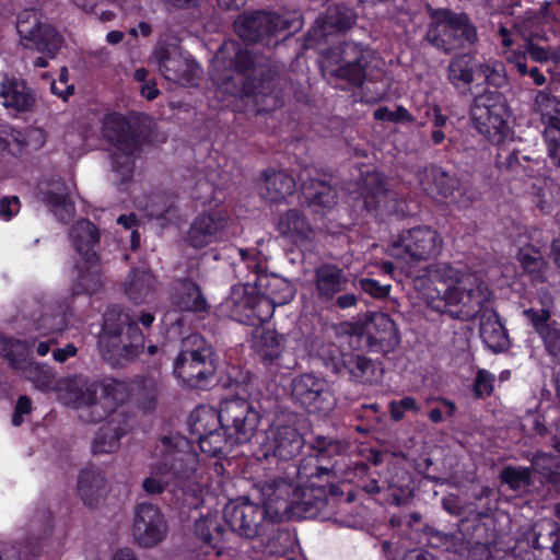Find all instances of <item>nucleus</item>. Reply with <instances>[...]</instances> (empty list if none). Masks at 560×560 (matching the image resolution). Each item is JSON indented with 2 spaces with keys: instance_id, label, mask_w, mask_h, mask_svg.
Returning <instances> with one entry per match:
<instances>
[{
  "instance_id": "f257e3e1",
  "label": "nucleus",
  "mask_w": 560,
  "mask_h": 560,
  "mask_svg": "<svg viewBox=\"0 0 560 560\" xmlns=\"http://www.w3.org/2000/svg\"><path fill=\"white\" fill-rule=\"evenodd\" d=\"M160 459L153 475L142 481L148 494L158 495L170 488L179 506L197 509L202 503V488L196 480L197 454L184 436H163L155 447Z\"/></svg>"
},
{
  "instance_id": "f03ea898",
  "label": "nucleus",
  "mask_w": 560,
  "mask_h": 560,
  "mask_svg": "<svg viewBox=\"0 0 560 560\" xmlns=\"http://www.w3.org/2000/svg\"><path fill=\"white\" fill-rule=\"evenodd\" d=\"M234 52L225 61V72L218 78L220 88L232 96H268L279 93L285 85L282 66L265 55L231 45Z\"/></svg>"
},
{
  "instance_id": "7ed1b4c3",
  "label": "nucleus",
  "mask_w": 560,
  "mask_h": 560,
  "mask_svg": "<svg viewBox=\"0 0 560 560\" xmlns=\"http://www.w3.org/2000/svg\"><path fill=\"white\" fill-rule=\"evenodd\" d=\"M122 384L114 378L95 380L82 374L60 378L55 386L65 405L79 410L85 423L103 421L114 409Z\"/></svg>"
},
{
  "instance_id": "20e7f679",
  "label": "nucleus",
  "mask_w": 560,
  "mask_h": 560,
  "mask_svg": "<svg viewBox=\"0 0 560 560\" xmlns=\"http://www.w3.org/2000/svg\"><path fill=\"white\" fill-rule=\"evenodd\" d=\"M225 523L231 530L246 539H257L269 553L283 552L290 541V534L268 516L262 505L249 502H232L223 511Z\"/></svg>"
},
{
  "instance_id": "39448f33",
  "label": "nucleus",
  "mask_w": 560,
  "mask_h": 560,
  "mask_svg": "<svg viewBox=\"0 0 560 560\" xmlns=\"http://www.w3.org/2000/svg\"><path fill=\"white\" fill-rule=\"evenodd\" d=\"M98 345L105 361L113 366H122L143 351L144 335L129 313L114 305L104 314Z\"/></svg>"
},
{
  "instance_id": "423d86ee",
  "label": "nucleus",
  "mask_w": 560,
  "mask_h": 560,
  "mask_svg": "<svg viewBox=\"0 0 560 560\" xmlns=\"http://www.w3.org/2000/svg\"><path fill=\"white\" fill-rule=\"evenodd\" d=\"M103 135L115 148L109 154L115 184L130 183L135 173V158L141 149L139 129L122 115L114 113L105 116Z\"/></svg>"
},
{
  "instance_id": "0eeeda50",
  "label": "nucleus",
  "mask_w": 560,
  "mask_h": 560,
  "mask_svg": "<svg viewBox=\"0 0 560 560\" xmlns=\"http://www.w3.org/2000/svg\"><path fill=\"white\" fill-rule=\"evenodd\" d=\"M218 364L219 355L213 346L195 332L182 340L174 360V375L189 387L199 388L213 378Z\"/></svg>"
},
{
  "instance_id": "6e6552de",
  "label": "nucleus",
  "mask_w": 560,
  "mask_h": 560,
  "mask_svg": "<svg viewBox=\"0 0 560 560\" xmlns=\"http://www.w3.org/2000/svg\"><path fill=\"white\" fill-rule=\"evenodd\" d=\"M318 358L331 374L348 377L357 384L372 385L383 374L381 363L355 352L345 353L335 343L323 345L318 350Z\"/></svg>"
},
{
  "instance_id": "1a4fd4ad",
  "label": "nucleus",
  "mask_w": 560,
  "mask_h": 560,
  "mask_svg": "<svg viewBox=\"0 0 560 560\" xmlns=\"http://www.w3.org/2000/svg\"><path fill=\"white\" fill-rule=\"evenodd\" d=\"M290 398L298 408L320 417L328 416L337 406L330 383L314 372H304L291 380Z\"/></svg>"
},
{
  "instance_id": "9d476101",
  "label": "nucleus",
  "mask_w": 560,
  "mask_h": 560,
  "mask_svg": "<svg viewBox=\"0 0 560 560\" xmlns=\"http://www.w3.org/2000/svg\"><path fill=\"white\" fill-rule=\"evenodd\" d=\"M359 195L363 201V208L376 215L406 217L410 210L406 199L392 189L388 178L377 172H366L359 187Z\"/></svg>"
},
{
  "instance_id": "9b49d317",
  "label": "nucleus",
  "mask_w": 560,
  "mask_h": 560,
  "mask_svg": "<svg viewBox=\"0 0 560 560\" xmlns=\"http://www.w3.org/2000/svg\"><path fill=\"white\" fill-rule=\"evenodd\" d=\"M215 419L228 431L230 439L246 444L256 435L260 413L248 399L233 396L220 402Z\"/></svg>"
},
{
  "instance_id": "f8f14e48",
  "label": "nucleus",
  "mask_w": 560,
  "mask_h": 560,
  "mask_svg": "<svg viewBox=\"0 0 560 560\" xmlns=\"http://www.w3.org/2000/svg\"><path fill=\"white\" fill-rule=\"evenodd\" d=\"M314 294L320 303L339 310L353 308L359 303V294L349 290L352 281L338 265L324 262L314 270Z\"/></svg>"
},
{
  "instance_id": "ddd939ff",
  "label": "nucleus",
  "mask_w": 560,
  "mask_h": 560,
  "mask_svg": "<svg viewBox=\"0 0 560 560\" xmlns=\"http://www.w3.org/2000/svg\"><path fill=\"white\" fill-rule=\"evenodd\" d=\"M471 119L478 131L492 142H500L510 117L505 96L497 91H486L475 97Z\"/></svg>"
},
{
  "instance_id": "4468645a",
  "label": "nucleus",
  "mask_w": 560,
  "mask_h": 560,
  "mask_svg": "<svg viewBox=\"0 0 560 560\" xmlns=\"http://www.w3.org/2000/svg\"><path fill=\"white\" fill-rule=\"evenodd\" d=\"M490 295L486 287L481 284L467 287L463 280L457 279L445 299L438 301L435 312L446 314L454 319L468 322L491 305Z\"/></svg>"
},
{
  "instance_id": "2eb2a0df",
  "label": "nucleus",
  "mask_w": 560,
  "mask_h": 560,
  "mask_svg": "<svg viewBox=\"0 0 560 560\" xmlns=\"http://www.w3.org/2000/svg\"><path fill=\"white\" fill-rule=\"evenodd\" d=\"M374 58L373 51L353 42L340 43L328 51V60L336 66L330 75L351 86H361Z\"/></svg>"
},
{
  "instance_id": "dca6fc26",
  "label": "nucleus",
  "mask_w": 560,
  "mask_h": 560,
  "mask_svg": "<svg viewBox=\"0 0 560 560\" xmlns=\"http://www.w3.org/2000/svg\"><path fill=\"white\" fill-rule=\"evenodd\" d=\"M223 306L232 319L248 326L257 327L270 319V304L260 299L253 281L233 285Z\"/></svg>"
},
{
  "instance_id": "f3484780",
  "label": "nucleus",
  "mask_w": 560,
  "mask_h": 560,
  "mask_svg": "<svg viewBox=\"0 0 560 560\" xmlns=\"http://www.w3.org/2000/svg\"><path fill=\"white\" fill-rule=\"evenodd\" d=\"M298 30L293 22L272 12L253 11L244 13L235 22L237 35L245 42L260 43L272 47L278 44L276 34L283 30Z\"/></svg>"
},
{
  "instance_id": "a211bd4d",
  "label": "nucleus",
  "mask_w": 560,
  "mask_h": 560,
  "mask_svg": "<svg viewBox=\"0 0 560 560\" xmlns=\"http://www.w3.org/2000/svg\"><path fill=\"white\" fill-rule=\"evenodd\" d=\"M16 31L25 48L45 54L48 58H55L61 47L62 39L58 32L43 23L36 10L27 9L19 14Z\"/></svg>"
},
{
  "instance_id": "6ab92c4d",
  "label": "nucleus",
  "mask_w": 560,
  "mask_h": 560,
  "mask_svg": "<svg viewBox=\"0 0 560 560\" xmlns=\"http://www.w3.org/2000/svg\"><path fill=\"white\" fill-rule=\"evenodd\" d=\"M351 335L373 352L389 353L400 343V335L395 322L382 312L371 313L363 323L351 326Z\"/></svg>"
},
{
  "instance_id": "aec40b11",
  "label": "nucleus",
  "mask_w": 560,
  "mask_h": 560,
  "mask_svg": "<svg viewBox=\"0 0 560 560\" xmlns=\"http://www.w3.org/2000/svg\"><path fill=\"white\" fill-rule=\"evenodd\" d=\"M442 249V238L430 226H416L402 231L390 245L392 255L412 261L435 258Z\"/></svg>"
},
{
  "instance_id": "412c9836",
  "label": "nucleus",
  "mask_w": 560,
  "mask_h": 560,
  "mask_svg": "<svg viewBox=\"0 0 560 560\" xmlns=\"http://www.w3.org/2000/svg\"><path fill=\"white\" fill-rule=\"evenodd\" d=\"M458 279L455 268L446 264L430 265L419 271L412 279L413 288L427 301L428 306L435 311L438 301L444 300Z\"/></svg>"
},
{
  "instance_id": "4be33fe9",
  "label": "nucleus",
  "mask_w": 560,
  "mask_h": 560,
  "mask_svg": "<svg viewBox=\"0 0 560 560\" xmlns=\"http://www.w3.org/2000/svg\"><path fill=\"white\" fill-rule=\"evenodd\" d=\"M150 60L166 80L191 84L199 77L197 62L185 58L175 46L165 42L155 45Z\"/></svg>"
},
{
  "instance_id": "5701e85b",
  "label": "nucleus",
  "mask_w": 560,
  "mask_h": 560,
  "mask_svg": "<svg viewBox=\"0 0 560 560\" xmlns=\"http://www.w3.org/2000/svg\"><path fill=\"white\" fill-rule=\"evenodd\" d=\"M230 223L231 217L223 208L203 211L191 222L187 241L194 248H203L222 240Z\"/></svg>"
},
{
  "instance_id": "b1692460",
  "label": "nucleus",
  "mask_w": 560,
  "mask_h": 560,
  "mask_svg": "<svg viewBox=\"0 0 560 560\" xmlns=\"http://www.w3.org/2000/svg\"><path fill=\"white\" fill-rule=\"evenodd\" d=\"M132 533L141 547L152 548L161 542L166 536L167 524L160 509L147 502L137 504Z\"/></svg>"
},
{
  "instance_id": "393cba45",
  "label": "nucleus",
  "mask_w": 560,
  "mask_h": 560,
  "mask_svg": "<svg viewBox=\"0 0 560 560\" xmlns=\"http://www.w3.org/2000/svg\"><path fill=\"white\" fill-rule=\"evenodd\" d=\"M424 179L432 182L435 192L460 209L469 208L476 200L475 190L439 165L431 164L423 171Z\"/></svg>"
},
{
  "instance_id": "a878e982",
  "label": "nucleus",
  "mask_w": 560,
  "mask_h": 560,
  "mask_svg": "<svg viewBox=\"0 0 560 560\" xmlns=\"http://www.w3.org/2000/svg\"><path fill=\"white\" fill-rule=\"evenodd\" d=\"M215 420L212 411H203L197 416L191 425V431L197 435V441L202 453L212 457L226 456L234 445H241L229 438L228 431L220 428L209 429L210 421Z\"/></svg>"
},
{
  "instance_id": "bb28decb",
  "label": "nucleus",
  "mask_w": 560,
  "mask_h": 560,
  "mask_svg": "<svg viewBox=\"0 0 560 560\" xmlns=\"http://www.w3.org/2000/svg\"><path fill=\"white\" fill-rule=\"evenodd\" d=\"M262 493L266 497L262 506L268 510V516L275 522L301 514L302 503L296 500V489L292 483L283 479L275 480L265 485Z\"/></svg>"
},
{
  "instance_id": "cd10ccee",
  "label": "nucleus",
  "mask_w": 560,
  "mask_h": 560,
  "mask_svg": "<svg viewBox=\"0 0 560 560\" xmlns=\"http://www.w3.org/2000/svg\"><path fill=\"white\" fill-rule=\"evenodd\" d=\"M248 267L253 268L255 276L253 284L257 289L260 299L267 300L270 304L271 318L277 305H284L292 301L295 289L290 281L282 277L264 273L260 262L254 261Z\"/></svg>"
},
{
  "instance_id": "c85d7f7f",
  "label": "nucleus",
  "mask_w": 560,
  "mask_h": 560,
  "mask_svg": "<svg viewBox=\"0 0 560 560\" xmlns=\"http://www.w3.org/2000/svg\"><path fill=\"white\" fill-rule=\"evenodd\" d=\"M355 21L357 13L352 8L345 4L329 7L307 32L306 39L312 44H318L328 35L350 30Z\"/></svg>"
},
{
  "instance_id": "c756f323",
  "label": "nucleus",
  "mask_w": 560,
  "mask_h": 560,
  "mask_svg": "<svg viewBox=\"0 0 560 560\" xmlns=\"http://www.w3.org/2000/svg\"><path fill=\"white\" fill-rule=\"evenodd\" d=\"M304 445L305 440L294 425L275 424L267 431V452L280 460L298 457Z\"/></svg>"
},
{
  "instance_id": "7c9ffc66",
  "label": "nucleus",
  "mask_w": 560,
  "mask_h": 560,
  "mask_svg": "<svg viewBox=\"0 0 560 560\" xmlns=\"http://www.w3.org/2000/svg\"><path fill=\"white\" fill-rule=\"evenodd\" d=\"M427 13L430 21L427 25L423 42L444 55H451L454 52L453 36L450 27L444 22L448 20V9H435L428 4Z\"/></svg>"
},
{
  "instance_id": "2f4dec72",
  "label": "nucleus",
  "mask_w": 560,
  "mask_h": 560,
  "mask_svg": "<svg viewBox=\"0 0 560 560\" xmlns=\"http://www.w3.org/2000/svg\"><path fill=\"white\" fill-rule=\"evenodd\" d=\"M171 302L175 308L182 312L208 314L211 310V305L200 285L190 279L176 281Z\"/></svg>"
},
{
  "instance_id": "473e14b6",
  "label": "nucleus",
  "mask_w": 560,
  "mask_h": 560,
  "mask_svg": "<svg viewBox=\"0 0 560 560\" xmlns=\"http://www.w3.org/2000/svg\"><path fill=\"white\" fill-rule=\"evenodd\" d=\"M479 319V335L486 346L494 353L508 350L510 338L492 304L483 310Z\"/></svg>"
},
{
  "instance_id": "72a5a7b5",
  "label": "nucleus",
  "mask_w": 560,
  "mask_h": 560,
  "mask_svg": "<svg viewBox=\"0 0 560 560\" xmlns=\"http://www.w3.org/2000/svg\"><path fill=\"white\" fill-rule=\"evenodd\" d=\"M300 180L311 207L317 208L322 213L330 211L336 207L338 202V188L331 182V177L303 178L301 175Z\"/></svg>"
},
{
  "instance_id": "f704fd0d",
  "label": "nucleus",
  "mask_w": 560,
  "mask_h": 560,
  "mask_svg": "<svg viewBox=\"0 0 560 560\" xmlns=\"http://www.w3.org/2000/svg\"><path fill=\"white\" fill-rule=\"evenodd\" d=\"M523 315L530 322L535 331L544 341L548 354L560 357V328L556 323H550L551 312L547 308H526Z\"/></svg>"
},
{
  "instance_id": "c9c22d12",
  "label": "nucleus",
  "mask_w": 560,
  "mask_h": 560,
  "mask_svg": "<svg viewBox=\"0 0 560 560\" xmlns=\"http://www.w3.org/2000/svg\"><path fill=\"white\" fill-rule=\"evenodd\" d=\"M278 231L293 243L306 248L312 246L315 238V232L307 219L296 209H290L280 217Z\"/></svg>"
},
{
  "instance_id": "e433bc0d",
  "label": "nucleus",
  "mask_w": 560,
  "mask_h": 560,
  "mask_svg": "<svg viewBox=\"0 0 560 560\" xmlns=\"http://www.w3.org/2000/svg\"><path fill=\"white\" fill-rule=\"evenodd\" d=\"M262 177L264 184L259 187V194L267 202H282L295 191L294 178L282 171L267 170Z\"/></svg>"
},
{
  "instance_id": "4c0bfd02",
  "label": "nucleus",
  "mask_w": 560,
  "mask_h": 560,
  "mask_svg": "<svg viewBox=\"0 0 560 560\" xmlns=\"http://www.w3.org/2000/svg\"><path fill=\"white\" fill-rule=\"evenodd\" d=\"M444 22L451 30L454 51L469 48L479 40L477 27L467 13L448 9V20Z\"/></svg>"
},
{
  "instance_id": "58836bf2",
  "label": "nucleus",
  "mask_w": 560,
  "mask_h": 560,
  "mask_svg": "<svg viewBox=\"0 0 560 560\" xmlns=\"http://www.w3.org/2000/svg\"><path fill=\"white\" fill-rule=\"evenodd\" d=\"M523 535L539 549L552 552V557L560 560V527L555 521L537 522Z\"/></svg>"
},
{
  "instance_id": "ea45409f",
  "label": "nucleus",
  "mask_w": 560,
  "mask_h": 560,
  "mask_svg": "<svg viewBox=\"0 0 560 560\" xmlns=\"http://www.w3.org/2000/svg\"><path fill=\"white\" fill-rule=\"evenodd\" d=\"M69 236L84 261H94L98 258L95 247L100 243V233L98 229L91 221H77L72 225Z\"/></svg>"
},
{
  "instance_id": "a19ab883",
  "label": "nucleus",
  "mask_w": 560,
  "mask_h": 560,
  "mask_svg": "<svg viewBox=\"0 0 560 560\" xmlns=\"http://www.w3.org/2000/svg\"><path fill=\"white\" fill-rule=\"evenodd\" d=\"M78 492L86 505H97L106 493V478L104 472L94 466L81 470L78 478Z\"/></svg>"
},
{
  "instance_id": "79ce46f5",
  "label": "nucleus",
  "mask_w": 560,
  "mask_h": 560,
  "mask_svg": "<svg viewBox=\"0 0 560 560\" xmlns=\"http://www.w3.org/2000/svg\"><path fill=\"white\" fill-rule=\"evenodd\" d=\"M156 284V278L151 271L133 269L127 278L125 292L133 303L142 304L154 299Z\"/></svg>"
},
{
  "instance_id": "37998d69",
  "label": "nucleus",
  "mask_w": 560,
  "mask_h": 560,
  "mask_svg": "<svg viewBox=\"0 0 560 560\" xmlns=\"http://www.w3.org/2000/svg\"><path fill=\"white\" fill-rule=\"evenodd\" d=\"M533 112L540 116L544 130L551 129L552 133L560 132V100L548 88L536 93Z\"/></svg>"
},
{
  "instance_id": "c03bdc74",
  "label": "nucleus",
  "mask_w": 560,
  "mask_h": 560,
  "mask_svg": "<svg viewBox=\"0 0 560 560\" xmlns=\"http://www.w3.org/2000/svg\"><path fill=\"white\" fill-rule=\"evenodd\" d=\"M257 354L267 364H275L284 348L285 338L275 329L261 328L256 330Z\"/></svg>"
},
{
  "instance_id": "a18cd8bd",
  "label": "nucleus",
  "mask_w": 560,
  "mask_h": 560,
  "mask_svg": "<svg viewBox=\"0 0 560 560\" xmlns=\"http://www.w3.org/2000/svg\"><path fill=\"white\" fill-rule=\"evenodd\" d=\"M0 95L3 97L5 107L18 112L30 110L35 104V96L32 90L21 80H9L2 83Z\"/></svg>"
},
{
  "instance_id": "49530a36",
  "label": "nucleus",
  "mask_w": 560,
  "mask_h": 560,
  "mask_svg": "<svg viewBox=\"0 0 560 560\" xmlns=\"http://www.w3.org/2000/svg\"><path fill=\"white\" fill-rule=\"evenodd\" d=\"M537 161L529 156L521 154V151L513 150L501 152L497 156V166L506 173L520 177H535L538 174Z\"/></svg>"
},
{
  "instance_id": "de8ad7c7",
  "label": "nucleus",
  "mask_w": 560,
  "mask_h": 560,
  "mask_svg": "<svg viewBox=\"0 0 560 560\" xmlns=\"http://www.w3.org/2000/svg\"><path fill=\"white\" fill-rule=\"evenodd\" d=\"M474 58L469 54H456L446 68L447 80L456 89L468 88L474 82Z\"/></svg>"
},
{
  "instance_id": "09e8293b",
  "label": "nucleus",
  "mask_w": 560,
  "mask_h": 560,
  "mask_svg": "<svg viewBox=\"0 0 560 560\" xmlns=\"http://www.w3.org/2000/svg\"><path fill=\"white\" fill-rule=\"evenodd\" d=\"M300 479H306L312 487H322V482H330L338 478L334 464L322 465L314 458H304L298 468Z\"/></svg>"
},
{
  "instance_id": "8fccbe9b",
  "label": "nucleus",
  "mask_w": 560,
  "mask_h": 560,
  "mask_svg": "<svg viewBox=\"0 0 560 560\" xmlns=\"http://www.w3.org/2000/svg\"><path fill=\"white\" fill-rule=\"evenodd\" d=\"M195 532L203 544L221 555L225 529L215 516L200 517L195 522Z\"/></svg>"
},
{
  "instance_id": "3c124183",
  "label": "nucleus",
  "mask_w": 560,
  "mask_h": 560,
  "mask_svg": "<svg viewBox=\"0 0 560 560\" xmlns=\"http://www.w3.org/2000/svg\"><path fill=\"white\" fill-rule=\"evenodd\" d=\"M308 448L313 452L316 462L331 460L334 457L346 453L347 442L334 436L316 434L307 442Z\"/></svg>"
},
{
  "instance_id": "603ef678",
  "label": "nucleus",
  "mask_w": 560,
  "mask_h": 560,
  "mask_svg": "<svg viewBox=\"0 0 560 560\" xmlns=\"http://www.w3.org/2000/svg\"><path fill=\"white\" fill-rule=\"evenodd\" d=\"M124 435V430L114 422L103 424L92 442V453L94 455L109 454L118 450L119 440Z\"/></svg>"
},
{
  "instance_id": "864d4df0",
  "label": "nucleus",
  "mask_w": 560,
  "mask_h": 560,
  "mask_svg": "<svg viewBox=\"0 0 560 560\" xmlns=\"http://www.w3.org/2000/svg\"><path fill=\"white\" fill-rule=\"evenodd\" d=\"M517 260L533 280L540 283L546 281L545 272L548 267V262L538 249L533 247L520 249L517 253Z\"/></svg>"
},
{
  "instance_id": "5fc2aeb1",
  "label": "nucleus",
  "mask_w": 560,
  "mask_h": 560,
  "mask_svg": "<svg viewBox=\"0 0 560 560\" xmlns=\"http://www.w3.org/2000/svg\"><path fill=\"white\" fill-rule=\"evenodd\" d=\"M488 515L489 513L487 511H470L467 516L463 517L457 524L458 540L448 541L446 551L462 553V551L465 549L464 537L470 535V528L468 524L474 523L472 528L476 529L480 526V521Z\"/></svg>"
},
{
  "instance_id": "6e6d98bb",
  "label": "nucleus",
  "mask_w": 560,
  "mask_h": 560,
  "mask_svg": "<svg viewBox=\"0 0 560 560\" xmlns=\"http://www.w3.org/2000/svg\"><path fill=\"white\" fill-rule=\"evenodd\" d=\"M44 202L61 222H69L75 214L74 203L67 192L48 191L45 194Z\"/></svg>"
},
{
  "instance_id": "4d7b16f0",
  "label": "nucleus",
  "mask_w": 560,
  "mask_h": 560,
  "mask_svg": "<svg viewBox=\"0 0 560 560\" xmlns=\"http://www.w3.org/2000/svg\"><path fill=\"white\" fill-rule=\"evenodd\" d=\"M502 483L513 491H518L533 485L532 468L523 466H505L499 475Z\"/></svg>"
},
{
  "instance_id": "13d9d810",
  "label": "nucleus",
  "mask_w": 560,
  "mask_h": 560,
  "mask_svg": "<svg viewBox=\"0 0 560 560\" xmlns=\"http://www.w3.org/2000/svg\"><path fill=\"white\" fill-rule=\"evenodd\" d=\"M476 70L485 78L488 85L502 89L509 85L506 68L502 61L489 60L476 66Z\"/></svg>"
},
{
  "instance_id": "bf43d9fd",
  "label": "nucleus",
  "mask_w": 560,
  "mask_h": 560,
  "mask_svg": "<svg viewBox=\"0 0 560 560\" xmlns=\"http://www.w3.org/2000/svg\"><path fill=\"white\" fill-rule=\"evenodd\" d=\"M532 474L540 475L546 481L560 485V472L555 471L556 458L553 455L538 452L532 458Z\"/></svg>"
},
{
  "instance_id": "052dcab7",
  "label": "nucleus",
  "mask_w": 560,
  "mask_h": 560,
  "mask_svg": "<svg viewBox=\"0 0 560 560\" xmlns=\"http://www.w3.org/2000/svg\"><path fill=\"white\" fill-rule=\"evenodd\" d=\"M513 557L514 560H556L552 552L542 551L524 535L516 540Z\"/></svg>"
},
{
  "instance_id": "680f3d73",
  "label": "nucleus",
  "mask_w": 560,
  "mask_h": 560,
  "mask_svg": "<svg viewBox=\"0 0 560 560\" xmlns=\"http://www.w3.org/2000/svg\"><path fill=\"white\" fill-rule=\"evenodd\" d=\"M88 267L85 272L78 278V285L88 294L97 292L103 287L102 270L100 268V257L94 261H85Z\"/></svg>"
},
{
  "instance_id": "e2e57ef3",
  "label": "nucleus",
  "mask_w": 560,
  "mask_h": 560,
  "mask_svg": "<svg viewBox=\"0 0 560 560\" xmlns=\"http://www.w3.org/2000/svg\"><path fill=\"white\" fill-rule=\"evenodd\" d=\"M546 144V154L549 165H547L548 176L552 178V173L560 171V132L552 133L551 129L542 131Z\"/></svg>"
},
{
  "instance_id": "0e129e2a",
  "label": "nucleus",
  "mask_w": 560,
  "mask_h": 560,
  "mask_svg": "<svg viewBox=\"0 0 560 560\" xmlns=\"http://www.w3.org/2000/svg\"><path fill=\"white\" fill-rule=\"evenodd\" d=\"M352 291L361 296V292H365L370 296L383 300L389 295L390 284H382L377 280L371 278H360L352 281Z\"/></svg>"
},
{
  "instance_id": "69168bd1",
  "label": "nucleus",
  "mask_w": 560,
  "mask_h": 560,
  "mask_svg": "<svg viewBox=\"0 0 560 560\" xmlns=\"http://www.w3.org/2000/svg\"><path fill=\"white\" fill-rule=\"evenodd\" d=\"M373 117L375 120L390 121V122H412V115L402 106H397L395 110H390L387 106L378 107Z\"/></svg>"
},
{
  "instance_id": "338daca9",
  "label": "nucleus",
  "mask_w": 560,
  "mask_h": 560,
  "mask_svg": "<svg viewBox=\"0 0 560 560\" xmlns=\"http://www.w3.org/2000/svg\"><path fill=\"white\" fill-rule=\"evenodd\" d=\"M158 384L153 378H145L141 384L138 399L145 410H151L156 405L158 399Z\"/></svg>"
},
{
  "instance_id": "774afa93",
  "label": "nucleus",
  "mask_w": 560,
  "mask_h": 560,
  "mask_svg": "<svg viewBox=\"0 0 560 560\" xmlns=\"http://www.w3.org/2000/svg\"><path fill=\"white\" fill-rule=\"evenodd\" d=\"M493 390V376L480 370L474 382V395L476 398H483L490 396Z\"/></svg>"
}]
</instances>
